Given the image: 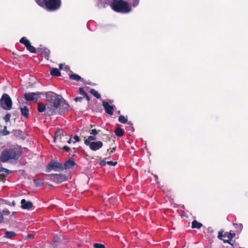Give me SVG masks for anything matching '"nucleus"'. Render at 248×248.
Instances as JSON below:
<instances>
[{"label": "nucleus", "mask_w": 248, "mask_h": 248, "mask_svg": "<svg viewBox=\"0 0 248 248\" xmlns=\"http://www.w3.org/2000/svg\"><path fill=\"white\" fill-rule=\"evenodd\" d=\"M46 104L45 106L43 103L39 102L37 104L38 111L39 112H45L48 116L56 114L62 115L68 110L69 105L62 102L61 95L49 92L46 93Z\"/></svg>", "instance_id": "obj_1"}, {"label": "nucleus", "mask_w": 248, "mask_h": 248, "mask_svg": "<svg viewBox=\"0 0 248 248\" xmlns=\"http://www.w3.org/2000/svg\"><path fill=\"white\" fill-rule=\"evenodd\" d=\"M22 150L21 147L14 146L9 149H5L1 153L0 160L2 162L17 160L21 156Z\"/></svg>", "instance_id": "obj_2"}, {"label": "nucleus", "mask_w": 248, "mask_h": 248, "mask_svg": "<svg viewBox=\"0 0 248 248\" xmlns=\"http://www.w3.org/2000/svg\"><path fill=\"white\" fill-rule=\"evenodd\" d=\"M40 6L47 11L54 12L58 10L61 6V0H35Z\"/></svg>", "instance_id": "obj_3"}, {"label": "nucleus", "mask_w": 248, "mask_h": 248, "mask_svg": "<svg viewBox=\"0 0 248 248\" xmlns=\"http://www.w3.org/2000/svg\"><path fill=\"white\" fill-rule=\"evenodd\" d=\"M110 6L117 13L126 14L129 13L132 10L130 5L124 0H113Z\"/></svg>", "instance_id": "obj_4"}, {"label": "nucleus", "mask_w": 248, "mask_h": 248, "mask_svg": "<svg viewBox=\"0 0 248 248\" xmlns=\"http://www.w3.org/2000/svg\"><path fill=\"white\" fill-rule=\"evenodd\" d=\"M66 140L67 135H63V133L61 131L55 132L54 141L59 148L61 149L62 147V143H66Z\"/></svg>", "instance_id": "obj_5"}, {"label": "nucleus", "mask_w": 248, "mask_h": 248, "mask_svg": "<svg viewBox=\"0 0 248 248\" xmlns=\"http://www.w3.org/2000/svg\"><path fill=\"white\" fill-rule=\"evenodd\" d=\"M0 106L4 109L10 110L12 108V101L9 95L4 93L0 99Z\"/></svg>", "instance_id": "obj_6"}, {"label": "nucleus", "mask_w": 248, "mask_h": 248, "mask_svg": "<svg viewBox=\"0 0 248 248\" xmlns=\"http://www.w3.org/2000/svg\"><path fill=\"white\" fill-rule=\"evenodd\" d=\"M49 179L56 183H61L67 180V177L63 174H46Z\"/></svg>", "instance_id": "obj_7"}, {"label": "nucleus", "mask_w": 248, "mask_h": 248, "mask_svg": "<svg viewBox=\"0 0 248 248\" xmlns=\"http://www.w3.org/2000/svg\"><path fill=\"white\" fill-rule=\"evenodd\" d=\"M63 166L61 163L57 162H50L47 165L46 169L47 172H50L51 170L57 171H61L63 170Z\"/></svg>", "instance_id": "obj_8"}, {"label": "nucleus", "mask_w": 248, "mask_h": 248, "mask_svg": "<svg viewBox=\"0 0 248 248\" xmlns=\"http://www.w3.org/2000/svg\"><path fill=\"white\" fill-rule=\"evenodd\" d=\"M84 143L86 145L89 146L90 149L92 151H96L103 147V143L101 141H88L85 140Z\"/></svg>", "instance_id": "obj_9"}, {"label": "nucleus", "mask_w": 248, "mask_h": 248, "mask_svg": "<svg viewBox=\"0 0 248 248\" xmlns=\"http://www.w3.org/2000/svg\"><path fill=\"white\" fill-rule=\"evenodd\" d=\"M42 93L39 92L36 93H28L24 94V98L28 101L37 100L40 97V95Z\"/></svg>", "instance_id": "obj_10"}, {"label": "nucleus", "mask_w": 248, "mask_h": 248, "mask_svg": "<svg viewBox=\"0 0 248 248\" xmlns=\"http://www.w3.org/2000/svg\"><path fill=\"white\" fill-rule=\"evenodd\" d=\"M102 105L106 113L112 115L113 114L114 108L109 103L105 101L102 102Z\"/></svg>", "instance_id": "obj_11"}, {"label": "nucleus", "mask_w": 248, "mask_h": 248, "mask_svg": "<svg viewBox=\"0 0 248 248\" xmlns=\"http://www.w3.org/2000/svg\"><path fill=\"white\" fill-rule=\"evenodd\" d=\"M21 206L23 209L30 210L33 207V204L31 201H27L25 199H22L21 201Z\"/></svg>", "instance_id": "obj_12"}, {"label": "nucleus", "mask_w": 248, "mask_h": 248, "mask_svg": "<svg viewBox=\"0 0 248 248\" xmlns=\"http://www.w3.org/2000/svg\"><path fill=\"white\" fill-rule=\"evenodd\" d=\"M75 164L76 163L74 160L69 159L64 163L63 166V168H64L65 170H67L72 168L75 165Z\"/></svg>", "instance_id": "obj_13"}, {"label": "nucleus", "mask_w": 248, "mask_h": 248, "mask_svg": "<svg viewBox=\"0 0 248 248\" xmlns=\"http://www.w3.org/2000/svg\"><path fill=\"white\" fill-rule=\"evenodd\" d=\"M50 74L52 76L59 77L61 75V72L59 69L56 68H52L50 70Z\"/></svg>", "instance_id": "obj_14"}, {"label": "nucleus", "mask_w": 248, "mask_h": 248, "mask_svg": "<svg viewBox=\"0 0 248 248\" xmlns=\"http://www.w3.org/2000/svg\"><path fill=\"white\" fill-rule=\"evenodd\" d=\"M69 78L71 79L74 80L76 81L80 80L83 81L84 80L82 78H81L79 75H77L76 74H72L69 75Z\"/></svg>", "instance_id": "obj_15"}, {"label": "nucleus", "mask_w": 248, "mask_h": 248, "mask_svg": "<svg viewBox=\"0 0 248 248\" xmlns=\"http://www.w3.org/2000/svg\"><path fill=\"white\" fill-rule=\"evenodd\" d=\"M202 224L201 223L198 222L196 220H194L192 222L191 228L192 229L196 228L199 229L202 227Z\"/></svg>", "instance_id": "obj_16"}, {"label": "nucleus", "mask_w": 248, "mask_h": 248, "mask_svg": "<svg viewBox=\"0 0 248 248\" xmlns=\"http://www.w3.org/2000/svg\"><path fill=\"white\" fill-rule=\"evenodd\" d=\"M16 235V233L15 232L7 231L5 233L4 237L8 239H11L15 237Z\"/></svg>", "instance_id": "obj_17"}, {"label": "nucleus", "mask_w": 248, "mask_h": 248, "mask_svg": "<svg viewBox=\"0 0 248 248\" xmlns=\"http://www.w3.org/2000/svg\"><path fill=\"white\" fill-rule=\"evenodd\" d=\"M235 236V233H231L229 232H226L223 234L224 238H227V240H232V239Z\"/></svg>", "instance_id": "obj_18"}, {"label": "nucleus", "mask_w": 248, "mask_h": 248, "mask_svg": "<svg viewBox=\"0 0 248 248\" xmlns=\"http://www.w3.org/2000/svg\"><path fill=\"white\" fill-rule=\"evenodd\" d=\"M21 114L25 117L28 118L29 116V109L26 107H24L23 108H21Z\"/></svg>", "instance_id": "obj_19"}, {"label": "nucleus", "mask_w": 248, "mask_h": 248, "mask_svg": "<svg viewBox=\"0 0 248 248\" xmlns=\"http://www.w3.org/2000/svg\"><path fill=\"white\" fill-rule=\"evenodd\" d=\"M114 133L117 136L122 137L124 134V131L121 128H118L115 130Z\"/></svg>", "instance_id": "obj_20"}, {"label": "nucleus", "mask_w": 248, "mask_h": 248, "mask_svg": "<svg viewBox=\"0 0 248 248\" xmlns=\"http://www.w3.org/2000/svg\"><path fill=\"white\" fill-rule=\"evenodd\" d=\"M19 42L23 44L26 47L30 43V41L26 37H22L20 39Z\"/></svg>", "instance_id": "obj_21"}, {"label": "nucleus", "mask_w": 248, "mask_h": 248, "mask_svg": "<svg viewBox=\"0 0 248 248\" xmlns=\"http://www.w3.org/2000/svg\"><path fill=\"white\" fill-rule=\"evenodd\" d=\"M90 93L93 95L94 97H95L97 99L101 98V95L98 93V92L96 91L95 89H91L90 91Z\"/></svg>", "instance_id": "obj_22"}, {"label": "nucleus", "mask_w": 248, "mask_h": 248, "mask_svg": "<svg viewBox=\"0 0 248 248\" xmlns=\"http://www.w3.org/2000/svg\"><path fill=\"white\" fill-rule=\"evenodd\" d=\"M38 52H40L41 53L44 54V56L46 58H48L49 57L50 53L49 50L47 49L46 48L40 49V50H38Z\"/></svg>", "instance_id": "obj_23"}, {"label": "nucleus", "mask_w": 248, "mask_h": 248, "mask_svg": "<svg viewBox=\"0 0 248 248\" xmlns=\"http://www.w3.org/2000/svg\"><path fill=\"white\" fill-rule=\"evenodd\" d=\"M26 49L31 53H35L36 52V48L31 45V43L26 46Z\"/></svg>", "instance_id": "obj_24"}, {"label": "nucleus", "mask_w": 248, "mask_h": 248, "mask_svg": "<svg viewBox=\"0 0 248 248\" xmlns=\"http://www.w3.org/2000/svg\"><path fill=\"white\" fill-rule=\"evenodd\" d=\"M118 121L119 122L123 124H126L127 122V118H125V117L123 115H120L119 117Z\"/></svg>", "instance_id": "obj_25"}, {"label": "nucleus", "mask_w": 248, "mask_h": 248, "mask_svg": "<svg viewBox=\"0 0 248 248\" xmlns=\"http://www.w3.org/2000/svg\"><path fill=\"white\" fill-rule=\"evenodd\" d=\"M14 135L16 137L20 138L22 136V131L20 130H15L13 131Z\"/></svg>", "instance_id": "obj_26"}, {"label": "nucleus", "mask_w": 248, "mask_h": 248, "mask_svg": "<svg viewBox=\"0 0 248 248\" xmlns=\"http://www.w3.org/2000/svg\"><path fill=\"white\" fill-rule=\"evenodd\" d=\"M93 247L94 248H105L104 245L99 243H95L93 244Z\"/></svg>", "instance_id": "obj_27"}, {"label": "nucleus", "mask_w": 248, "mask_h": 248, "mask_svg": "<svg viewBox=\"0 0 248 248\" xmlns=\"http://www.w3.org/2000/svg\"><path fill=\"white\" fill-rule=\"evenodd\" d=\"M79 93L83 95V97L85 96V95H87V93L85 92V91L84 90L83 88H80L79 89Z\"/></svg>", "instance_id": "obj_28"}, {"label": "nucleus", "mask_w": 248, "mask_h": 248, "mask_svg": "<svg viewBox=\"0 0 248 248\" xmlns=\"http://www.w3.org/2000/svg\"><path fill=\"white\" fill-rule=\"evenodd\" d=\"M33 182L36 187L40 186L42 185V183L40 182L37 179H34Z\"/></svg>", "instance_id": "obj_29"}, {"label": "nucleus", "mask_w": 248, "mask_h": 248, "mask_svg": "<svg viewBox=\"0 0 248 248\" xmlns=\"http://www.w3.org/2000/svg\"><path fill=\"white\" fill-rule=\"evenodd\" d=\"M140 2V0H131L132 5L133 7L138 6Z\"/></svg>", "instance_id": "obj_30"}, {"label": "nucleus", "mask_w": 248, "mask_h": 248, "mask_svg": "<svg viewBox=\"0 0 248 248\" xmlns=\"http://www.w3.org/2000/svg\"><path fill=\"white\" fill-rule=\"evenodd\" d=\"M10 117H11V114L9 113H7L5 115L3 119L5 120V121L6 122H8V121H9Z\"/></svg>", "instance_id": "obj_31"}, {"label": "nucleus", "mask_w": 248, "mask_h": 248, "mask_svg": "<svg viewBox=\"0 0 248 248\" xmlns=\"http://www.w3.org/2000/svg\"><path fill=\"white\" fill-rule=\"evenodd\" d=\"M2 133L4 136L8 135L9 134V132L7 130V127L6 126L4 127Z\"/></svg>", "instance_id": "obj_32"}, {"label": "nucleus", "mask_w": 248, "mask_h": 248, "mask_svg": "<svg viewBox=\"0 0 248 248\" xmlns=\"http://www.w3.org/2000/svg\"><path fill=\"white\" fill-rule=\"evenodd\" d=\"M90 133L93 136H95L98 134V131L96 129H92Z\"/></svg>", "instance_id": "obj_33"}, {"label": "nucleus", "mask_w": 248, "mask_h": 248, "mask_svg": "<svg viewBox=\"0 0 248 248\" xmlns=\"http://www.w3.org/2000/svg\"><path fill=\"white\" fill-rule=\"evenodd\" d=\"M223 232H219L218 233L217 238L219 239H220L223 241V240H224V239H223L222 237H223Z\"/></svg>", "instance_id": "obj_34"}, {"label": "nucleus", "mask_w": 248, "mask_h": 248, "mask_svg": "<svg viewBox=\"0 0 248 248\" xmlns=\"http://www.w3.org/2000/svg\"><path fill=\"white\" fill-rule=\"evenodd\" d=\"M0 171L6 172L7 173L6 175H7L8 174H9L10 173H11L12 172V171L7 169H5V168H2L0 170Z\"/></svg>", "instance_id": "obj_35"}, {"label": "nucleus", "mask_w": 248, "mask_h": 248, "mask_svg": "<svg viewBox=\"0 0 248 248\" xmlns=\"http://www.w3.org/2000/svg\"><path fill=\"white\" fill-rule=\"evenodd\" d=\"M107 164L110 165V166H115V165H117V162H113V161H108L107 162Z\"/></svg>", "instance_id": "obj_36"}, {"label": "nucleus", "mask_w": 248, "mask_h": 248, "mask_svg": "<svg viewBox=\"0 0 248 248\" xmlns=\"http://www.w3.org/2000/svg\"><path fill=\"white\" fill-rule=\"evenodd\" d=\"M61 148L63 149L67 152H69V151H70V148L66 145H62V147Z\"/></svg>", "instance_id": "obj_37"}, {"label": "nucleus", "mask_w": 248, "mask_h": 248, "mask_svg": "<svg viewBox=\"0 0 248 248\" xmlns=\"http://www.w3.org/2000/svg\"><path fill=\"white\" fill-rule=\"evenodd\" d=\"M233 225L234 226H235L236 227L237 226V228L240 230V231H241L242 230V228H243V225L242 224H237L236 223H233Z\"/></svg>", "instance_id": "obj_38"}, {"label": "nucleus", "mask_w": 248, "mask_h": 248, "mask_svg": "<svg viewBox=\"0 0 248 248\" xmlns=\"http://www.w3.org/2000/svg\"><path fill=\"white\" fill-rule=\"evenodd\" d=\"M96 139V138L94 136H90L88 137L87 139L85 140H87L88 141H90L91 140H94Z\"/></svg>", "instance_id": "obj_39"}, {"label": "nucleus", "mask_w": 248, "mask_h": 248, "mask_svg": "<svg viewBox=\"0 0 248 248\" xmlns=\"http://www.w3.org/2000/svg\"><path fill=\"white\" fill-rule=\"evenodd\" d=\"M83 97H77L75 98L74 100L75 102H81Z\"/></svg>", "instance_id": "obj_40"}, {"label": "nucleus", "mask_w": 248, "mask_h": 248, "mask_svg": "<svg viewBox=\"0 0 248 248\" xmlns=\"http://www.w3.org/2000/svg\"><path fill=\"white\" fill-rule=\"evenodd\" d=\"M2 215H8L10 214V212L8 209H4L2 211Z\"/></svg>", "instance_id": "obj_41"}, {"label": "nucleus", "mask_w": 248, "mask_h": 248, "mask_svg": "<svg viewBox=\"0 0 248 248\" xmlns=\"http://www.w3.org/2000/svg\"><path fill=\"white\" fill-rule=\"evenodd\" d=\"M66 142H67L69 144L71 143V136H70L69 135H67V140H66Z\"/></svg>", "instance_id": "obj_42"}, {"label": "nucleus", "mask_w": 248, "mask_h": 248, "mask_svg": "<svg viewBox=\"0 0 248 248\" xmlns=\"http://www.w3.org/2000/svg\"><path fill=\"white\" fill-rule=\"evenodd\" d=\"M74 139L75 140V141H74V143H75L76 142H78L80 141V138L78 135H75L74 136Z\"/></svg>", "instance_id": "obj_43"}, {"label": "nucleus", "mask_w": 248, "mask_h": 248, "mask_svg": "<svg viewBox=\"0 0 248 248\" xmlns=\"http://www.w3.org/2000/svg\"><path fill=\"white\" fill-rule=\"evenodd\" d=\"M107 162L105 160H101L100 162V165L101 166H105L106 164H107Z\"/></svg>", "instance_id": "obj_44"}, {"label": "nucleus", "mask_w": 248, "mask_h": 248, "mask_svg": "<svg viewBox=\"0 0 248 248\" xmlns=\"http://www.w3.org/2000/svg\"><path fill=\"white\" fill-rule=\"evenodd\" d=\"M34 237V235L32 234H29L27 235V238L29 239H32Z\"/></svg>", "instance_id": "obj_45"}, {"label": "nucleus", "mask_w": 248, "mask_h": 248, "mask_svg": "<svg viewBox=\"0 0 248 248\" xmlns=\"http://www.w3.org/2000/svg\"><path fill=\"white\" fill-rule=\"evenodd\" d=\"M231 240H227V239H225L224 240H223V242L224 243H228L229 244V243H230L231 242Z\"/></svg>", "instance_id": "obj_46"}, {"label": "nucleus", "mask_w": 248, "mask_h": 248, "mask_svg": "<svg viewBox=\"0 0 248 248\" xmlns=\"http://www.w3.org/2000/svg\"><path fill=\"white\" fill-rule=\"evenodd\" d=\"M115 150H116V148H113L112 149V150L110 151L109 154H112V153H113L115 151Z\"/></svg>", "instance_id": "obj_47"}, {"label": "nucleus", "mask_w": 248, "mask_h": 248, "mask_svg": "<svg viewBox=\"0 0 248 248\" xmlns=\"http://www.w3.org/2000/svg\"><path fill=\"white\" fill-rule=\"evenodd\" d=\"M84 97H86L88 101L90 100V97L87 93V95H85Z\"/></svg>", "instance_id": "obj_48"}, {"label": "nucleus", "mask_w": 248, "mask_h": 248, "mask_svg": "<svg viewBox=\"0 0 248 248\" xmlns=\"http://www.w3.org/2000/svg\"><path fill=\"white\" fill-rule=\"evenodd\" d=\"M62 66H63V64H60L59 65V69H62Z\"/></svg>", "instance_id": "obj_49"}, {"label": "nucleus", "mask_w": 248, "mask_h": 248, "mask_svg": "<svg viewBox=\"0 0 248 248\" xmlns=\"http://www.w3.org/2000/svg\"><path fill=\"white\" fill-rule=\"evenodd\" d=\"M113 100H108V103H109H109H110V104H112V103H113Z\"/></svg>", "instance_id": "obj_50"}, {"label": "nucleus", "mask_w": 248, "mask_h": 248, "mask_svg": "<svg viewBox=\"0 0 248 248\" xmlns=\"http://www.w3.org/2000/svg\"><path fill=\"white\" fill-rule=\"evenodd\" d=\"M230 245H231V246H233V244H232L231 242H230V243H229Z\"/></svg>", "instance_id": "obj_51"}, {"label": "nucleus", "mask_w": 248, "mask_h": 248, "mask_svg": "<svg viewBox=\"0 0 248 248\" xmlns=\"http://www.w3.org/2000/svg\"><path fill=\"white\" fill-rule=\"evenodd\" d=\"M2 174H0V176H1Z\"/></svg>", "instance_id": "obj_52"}]
</instances>
